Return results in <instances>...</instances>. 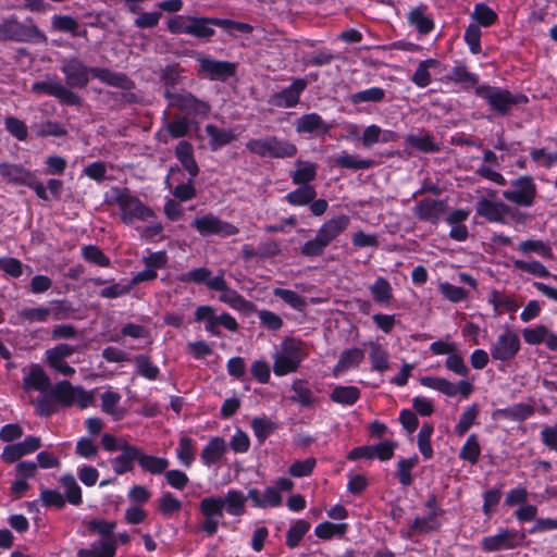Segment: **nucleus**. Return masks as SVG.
<instances>
[{
  "mask_svg": "<svg viewBox=\"0 0 557 557\" xmlns=\"http://www.w3.org/2000/svg\"><path fill=\"white\" fill-rule=\"evenodd\" d=\"M471 17L478 22L480 26L490 27L497 20V14L485 3H476L474 5Z\"/></svg>",
  "mask_w": 557,
  "mask_h": 557,
  "instance_id": "nucleus-61",
  "label": "nucleus"
},
{
  "mask_svg": "<svg viewBox=\"0 0 557 557\" xmlns=\"http://www.w3.org/2000/svg\"><path fill=\"white\" fill-rule=\"evenodd\" d=\"M347 523H332L324 521L314 529V534L321 540H331L333 536H343L347 532Z\"/></svg>",
  "mask_w": 557,
  "mask_h": 557,
  "instance_id": "nucleus-51",
  "label": "nucleus"
},
{
  "mask_svg": "<svg viewBox=\"0 0 557 557\" xmlns=\"http://www.w3.org/2000/svg\"><path fill=\"white\" fill-rule=\"evenodd\" d=\"M330 398L336 404L351 406L360 398V391L356 386H336Z\"/></svg>",
  "mask_w": 557,
  "mask_h": 557,
  "instance_id": "nucleus-47",
  "label": "nucleus"
},
{
  "mask_svg": "<svg viewBox=\"0 0 557 557\" xmlns=\"http://www.w3.org/2000/svg\"><path fill=\"white\" fill-rule=\"evenodd\" d=\"M33 174L34 173L32 171L18 164H0V175L2 176V178L16 185L26 186Z\"/></svg>",
  "mask_w": 557,
  "mask_h": 557,
  "instance_id": "nucleus-35",
  "label": "nucleus"
},
{
  "mask_svg": "<svg viewBox=\"0 0 557 557\" xmlns=\"http://www.w3.org/2000/svg\"><path fill=\"white\" fill-rule=\"evenodd\" d=\"M50 387V379L38 364H33L28 373L23 377V388L25 391L46 392Z\"/></svg>",
  "mask_w": 557,
  "mask_h": 557,
  "instance_id": "nucleus-26",
  "label": "nucleus"
},
{
  "mask_svg": "<svg viewBox=\"0 0 557 557\" xmlns=\"http://www.w3.org/2000/svg\"><path fill=\"white\" fill-rule=\"evenodd\" d=\"M334 165L354 171L368 170L374 165L371 159H361L356 154L343 152L334 159Z\"/></svg>",
  "mask_w": 557,
  "mask_h": 557,
  "instance_id": "nucleus-45",
  "label": "nucleus"
},
{
  "mask_svg": "<svg viewBox=\"0 0 557 557\" xmlns=\"http://www.w3.org/2000/svg\"><path fill=\"white\" fill-rule=\"evenodd\" d=\"M361 143L364 147H371L377 143H393L398 139L394 131L382 129L379 125L371 124L367 126L361 136Z\"/></svg>",
  "mask_w": 557,
  "mask_h": 557,
  "instance_id": "nucleus-27",
  "label": "nucleus"
},
{
  "mask_svg": "<svg viewBox=\"0 0 557 557\" xmlns=\"http://www.w3.org/2000/svg\"><path fill=\"white\" fill-rule=\"evenodd\" d=\"M165 99L170 106L194 116H207L211 110L207 101L198 99L190 92H166Z\"/></svg>",
  "mask_w": 557,
  "mask_h": 557,
  "instance_id": "nucleus-10",
  "label": "nucleus"
},
{
  "mask_svg": "<svg viewBox=\"0 0 557 557\" xmlns=\"http://www.w3.org/2000/svg\"><path fill=\"white\" fill-rule=\"evenodd\" d=\"M219 300L228 305L232 309L245 313L256 310V307L251 301L245 299L237 290L230 287L221 293Z\"/></svg>",
  "mask_w": 557,
  "mask_h": 557,
  "instance_id": "nucleus-39",
  "label": "nucleus"
},
{
  "mask_svg": "<svg viewBox=\"0 0 557 557\" xmlns=\"http://www.w3.org/2000/svg\"><path fill=\"white\" fill-rule=\"evenodd\" d=\"M114 202L117 205L121 220L125 224H134L137 221L149 222L156 215L150 207L127 188L114 189Z\"/></svg>",
  "mask_w": 557,
  "mask_h": 557,
  "instance_id": "nucleus-4",
  "label": "nucleus"
},
{
  "mask_svg": "<svg viewBox=\"0 0 557 557\" xmlns=\"http://www.w3.org/2000/svg\"><path fill=\"white\" fill-rule=\"evenodd\" d=\"M317 190L312 185H300L285 196V200L295 207H304L314 200Z\"/></svg>",
  "mask_w": 557,
  "mask_h": 557,
  "instance_id": "nucleus-43",
  "label": "nucleus"
},
{
  "mask_svg": "<svg viewBox=\"0 0 557 557\" xmlns=\"http://www.w3.org/2000/svg\"><path fill=\"white\" fill-rule=\"evenodd\" d=\"M524 539L525 534L523 532L512 529H500L497 534L483 537L481 540V547L488 553L513 549L520 546Z\"/></svg>",
  "mask_w": 557,
  "mask_h": 557,
  "instance_id": "nucleus-9",
  "label": "nucleus"
},
{
  "mask_svg": "<svg viewBox=\"0 0 557 557\" xmlns=\"http://www.w3.org/2000/svg\"><path fill=\"white\" fill-rule=\"evenodd\" d=\"M418 463V456H412L407 459H400L397 462L396 476L399 483L404 486H409L412 483L411 470Z\"/></svg>",
  "mask_w": 557,
  "mask_h": 557,
  "instance_id": "nucleus-58",
  "label": "nucleus"
},
{
  "mask_svg": "<svg viewBox=\"0 0 557 557\" xmlns=\"http://www.w3.org/2000/svg\"><path fill=\"white\" fill-rule=\"evenodd\" d=\"M294 482L288 478H278L272 486H268L262 494L263 508L278 507L282 504V493L290 492L294 488Z\"/></svg>",
  "mask_w": 557,
  "mask_h": 557,
  "instance_id": "nucleus-20",
  "label": "nucleus"
},
{
  "mask_svg": "<svg viewBox=\"0 0 557 557\" xmlns=\"http://www.w3.org/2000/svg\"><path fill=\"white\" fill-rule=\"evenodd\" d=\"M445 368L463 379L453 383L444 377L422 376L420 379L421 385L437 391L447 397H455L457 394H460L462 398H468L474 388L472 382L466 379L470 373V369L466 364L463 357L455 351L446 358Z\"/></svg>",
  "mask_w": 557,
  "mask_h": 557,
  "instance_id": "nucleus-1",
  "label": "nucleus"
},
{
  "mask_svg": "<svg viewBox=\"0 0 557 557\" xmlns=\"http://www.w3.org/2000/svg\"><path fill=\"white\" fill-rule=\"evenodd\" d=\"M182 509V502L176 498L172 493L164 492L158 499V510L164 517H171Z\"/></svg>",
  "mask_w": 557,
  "mask_h": 557,
  "instance_id": "nucleus-59",
  "label": "nucleus"
},
{
  "mask_svg": "<svg viewBox=\"0 0 557 557\" xmlns=\"http://www.w3.org/2000/svg\"><path fill=\"white\" fill-rule=\"evenodd\" d=\"M121 395L113 391H106L101 394V410L117 421L124 418L125 410L120 408Z\"/></svg>",
  "mask_w": 557,
  "mask_h": 557,
  "instance_id": "nucleus-41",
  "label": "nucleus"
},
{
  "mask_svg": "<svg viewBox=\"0 0 557 557\" xmlns=\"http://www.w3.org/2000/svg\"><path fill=\"white\" fill-rule=\"evenodd\" d=\"M40 447V437L29 435L22 442L4 446L1 453V460L9 465L20 462L24 456L35 453Z\"/></svg>",
  "mask_w": 557,
  "mask_h": 557,
  "instance_id": "nucleus-15",
  "label": "nucleus"
},
{
  "mask_svg": "<svg viewBox=\"0 0 557 557\" xmlns=\"http://www.w3.org/2000/svg\"><path fill=\"white\" fill-rule=\"evenodd\" d=\"M32 90L37 94H47L53 96L66 104H78L81 98L70 90L69 87L57 81L35 82Z\"/></svg>",
  "mask_w": 557,
  "mask_h": 557,
  "instance_id": "nucleus-17",
  "label": "nucleus"
},
{
  "mask_svg": "<svg viewBox=\"0 0 557 557\" xmlns=\"http://www.w3.org/2000/svg\"><path fill=\"white\" fill-rule=\"evenodd\" d=\"M296 170L290 173L292 182L296 185H310L317 177L318 165L310 161L297 160Z\"/></svg>",
  "mask_w": 557,
  "mask_h": 557,
  "instance_id": "nucleus-37",
  "label": "nucleus"
},
{
  "mask_svg": "<svg viewBox=\"0 0 557 557\" xmlns=\"http://www.w3.org/2000/svg\"><path fill=\"white\" fill-rule=\"evenodd\" d=\"M246 149L258 157L273 159L293 158L298 151L295 144L276 136L250 139Z\"/></svg>",
  "mask_w": 557,
  "mask_h": 557,
  "instance_id": "nucleus-5",
  "label": "nucleus"
},
{
  "mask_svg": "<svg viewBox=\"0 0 557 557\" xmlns=\"http://www.w3.org/2000/svg\"><path fill=\"white\" fill-rule=\"evenodd\" d=\"M138 465L143 471L153 475L164 474L170 461L166 458L145 454L138 448Z\"/></svg>",
  "mask_w": 557,
  "mask_h": 557,
  "instance_id": "nucleus-34",
  "label": "nucleus"
},
{
  "mask_svg": "<svg viewBox=\"0 0 557 557\" xmlns=\"http://www.w3.org/2000/svg\"><path fill=\"white\" fill-rule=\"evenodd\" d=\"M251 428L258 441L263 442L276 430V424L271 419L263 416L252 419Z\"/></svg>",
  "mask_w": 557,
  "mask_h": 557,
  "instance_id": "nucleus-60",
  "label": "nucleus"
},
{
  "mask_svg": "<svg viewBox=\"0 0 557 557\" xmlns=\"http://www.w3.org/2000/svg\"><path fill=\"white\" fill-rule=\"evenodd\" d=\"M226 453V444L222 437H212L203 447L200 458L205 466L211 467L216 463Z\"/></svg>",
  "mask_w": 557,
  "mask_h": 557,
  "instance_id": "nucleus-32",
  "label": "nucleus"
},
{
  "mask_svg": "<svg viewBox=\"0 0 557 557\" xmlns=\"http://www.w3.org/2000/svg\"><path fill=\"white\" fill-rule=\"evenodd\" d=\"M196 455L194 440L188 436H182L176 448V458L185 467L190 468Z\"/></svg>",
  "mask_w": 557,
  "mask_h": 557,
  "instance_id": "nucleus-48",
  "label": "nucleus"
},
{
  "mask_svg": "<svg viewBox=\"0 0 557 557\" xmlns=\"http://www.w3.org/2000/svg\"><path fill=\"white\" fill-rule=\"evenodd\" d=\"M91 76L103 84L121 89L129 90L134 87V82L125 74L113 72L107 67H91Z\"/></svg>",
  "mask_w": 557,
  "mask_h": 557,
  "instance_id": "nucleus-21",
  "label": "nucleus"
},
{
  "mask_svg": "<svg viewBox=\"0 0 557 557\" xmlns=\"http://www.w3.org/2000/svg\"><path fill=\"white\" fill-rule=\"evenodd\" d=\"M75 387L69 381H61L52 389L53 397L65 406L74 405Z\"/></svg>",
  "mask_w": 557,
  "mask_h": 557,
  "instance_id": "nucleus-62",
  "label": "nucleus"
},
{
  "mask_svg": "<svg viewBox=\"0 0 557 557\" xmlns=\"http://www.w3.org/2000/svg\"><path fill=\"white\" fill-rule=\"evenodd\" d=\"M61 71L65 76L66 85L71 88H84L89 82L91 67H88L78 58L64 59Z\"/></svg>",
  "mask_w": 557,
  "mask_h": 557,
  "instance_id": "nucleus-14",
  "label": "nucleus"
},
{
  "mask_svg": "<svg viewBox=\"0 0 557 557\" xmlns=\"http://www.w3.org/2000/svg\"><path fill=\"white\" fill-rule=\"evenodd\" d=\"M296 132L299 134H325L330 131V125L323 121L318 113H308L301 115L296 121Z\"/></svg>",
  "mask_w": 557,
  "mask_h": 557,
  "instance_id": "nucleus-24",
  "label": "nucleus"
},
{
  "mask_svg": "<svg viewBox=\"0 0 557 557\" xmlns=\"http://www.w3.org/2000/svg\"><path fill=\"white\" fill-rule=\"evenodd\" d=\"M190 225L203 237L212 235L228 237L239 232L237 226L221 220L212 213L195 216Z\"/></svg>",
  "mask_w": 557,
  "mask_h": 557,
  "instance_id": "nucleus-8",
  "label": "nucleus"
},
{
  "mask_svg": "<svg viewBox=\"0 0 557 557\" xmlns=\"http://www.w3.org/2000/svg\"><path fill=\"white\" fill-rule=\"evenodd\" d=\"M115 553V539H107L94 542L89 548L79 549L77 557H114Z\"/></svg>",
  "mask_w": 557,
  "mask_h": 557,
  "instance_id": "nucleus-30",
  "label": "nucleus"
},
{
  "mask_svg": "<svg viewBox=\"0 0 557 557\" xmlns=\"http://www.w3.org/2000/svg\"><path fill=\"white\" fill-rule=\"evenodd\" d=\"M308 352L305 343L294 337L284 338L272 355L273 372L276 376L296 373Z\"/></svg>",
  "mask_w": 557,
  "mask_h": 557,
  "instance_id": "nucleus-3",
  "label": "nucleus"
},
{
  "mask_svg": "<svg viewBox=\"0 0 557 557\" xmlns=\"http://www.w3.org/2000/svg\"><path fill=\"white\" fill-rule=\"evenodd\" d=\"M195 321L203 322L206 324V331L218 337L221 336L219 325L231 332L238 330V323L234 317L227 312L218 315L215 309L211 306H199L195 311Z\"/></svg>",
  "mask_w": 557,
  "mask_h": 557,
  "instance_id": "nucleus-7",
  "label": "nucleus"
},
{
  "mask_svg": "<svg viewBox=\"0 0 557 557\" xmlns=\"http://www.w3.org/2000/svg\"><path fill=\"white\" fill-rule=\"evenodd\" d=\"M507 212H509V206L503 201L483 198L476 205V214L488 222L506 224Z\"/></svg>",
  "mask_w": 557,
  "mask_h": 557,
  "instance_id": "nucleus-19",
  "label": "nucleus"
},
{
  "mask_svg": "<svg viewBox=\"0 0 557 557\" xmlns=\"http://www.w3.org/2000/svg\"><path fill=\"white\" fill-rule=\"evenodd\" d=\"M481 447L475 434H471L460 449V459L475 465L479 461Z\"/></svg>",
  "mask_w": 557,
  "mask_h": 557,
  "instance_id": "nucleus-55",
  "label": "nucleus"
},
{
  "mask_svg": "<svg viewBox=\"0 0 557 557\" xmlns=\"http://www.w3.org/2000/svg\"><path fill=\"white\" fill-rule=\"evenodd\" d=\"M59 483L64 492V499L71 505L79 506L83 503L82 488L73 474H63Z\"/></svg>",
  "mask_w": 557,
  "mask_h": 557,
  "instance_id": "nucleus-40",
  "label": "nucleus"
},
{
  "mask_svg": "<svg viewBox=\"0 0 557 557\" xmlns=\"http://www.w3.org/2000/svg\"><path fill=\"white\" fill-rule=\"evenodd\" d=\"M498 413L511 420L522 421L533 416L534 408L531 405L520 403L509 408L500 409Z\"/></svg>",
  "mask_w": 557,
  "mask_h": 557,
  "instance_id": "nucleus-63",
  "label": "nucleus"
},
{
  "mask_svg": "<svg viewBox=\"0 0 557 557\" xmlns=\"http://www.w3.org/2000/svg\"><path fill=\"white\" fill-rule=\"evenodd\" d=\"M349 223L350 219L346 214L326 220L317 231L314 238L301 246L300 252L310 258L321 256L325 248L348 228Z\"/></svg>",
  "mask_w": 557,
  "mask_h": 557,
  "instance_id": "nucleus-2",
  "label": "nucleus"
},
{
  "mask_svg": "<svg viewBox=\"0 0 557 557\" xmlns=\"http://www.w3.org/2000/svg\"><path fill=\"white\" fill-rule=\"evenodd\" d=\"M479 414L478 405L468 407L461 414L459 422L455 426V432L458 436L465 435L468 430L474 424Z\"/></svg>",
  "mask_w": 557,
  "mask_h": 557,
  "instance_id": "nucleus-64",
  "label": "nucleus"
},
{
  "mask_svg": "<svg viewBox=\"0 0 557 557\" xmlns=\"http://www.w3.org/2000/svg\"><path fill=\"white\" fill-rule=\"evenodd\" d=\"M290 388L293 391V395L289 397L290 401L306 408L313 407L319 404V398L314 396L306 380H294Z\"/></svg>",
  "mask_w": 557,
  "mask_h": 557,
  "instance_id": "nucleus-23",
  "label": "nucleus"
},
{
  "mask_svg": "<svg viewBox=\"0 0 557 557\" xmlns=\"http://www.w3.org/2000/svg\"><path fill=\"white\" fill-rule=\"evenodd\" d=\"M370 352L369 359L372 363V370L384 373L389 370V361H388V352L387 350L380 344L371 342L369 344Z\"/></svg>",
  "mask_w": 557,
  "mask_h": 557,
  "instance_id": "nucleus-44",
  "label": "nucleus"
},
{
  "mask_svg": "<svg viewBox=\"0 0 557 557\" xmlns=\"http://www.w3.org/2000/svg\"><path fill=\"white\" fill-rule=\"evenodd\" d=\"M205 131L210 139L209 144L212 150H218L236 139L232 129L220 128L214 124L206 125Z\"/></svg>",
  "mask_w": 557,
  "mask_h": 557,
  "instance_id": "nucleus-38",
  "label": "nucleus"
},
{
  "mask_svg": "<svg viewBox=\"0 0 557 557\" xmlns=\"http://www.w3.org/2000/svg\"><path fill=\"white\" fill-rule=\"evenodd\" d=\"M512 189L505 190L503 196L506 200L521 206L531 207L536 197V185L530 176H521L512 182Z\"/></svg>",
  "mask_w": 557,
  "mask_h": 557,
  "instance_id": "nucleus-12",
  "label": "nucleus"
},
{
  "mask_svg": "<svg viewBox=\"0 0 557 557\" xmlns=\"http://www.w3.org/2000/svg\"><path fill=\"white\" fill-rule=\"evenodd\" d=\"M408 23L421 35L430 34L434 29V21L426 13V7L424 5L413 8L409 11Z\"/></svg>",
  "mask_w": 557,
  "mask_h": 557,
  "instance_id": "nucleus-29",
  "label": "nucleus"
},
{
  "mask_svg": "<svg viewBox=\"0 0 557 557\" xmlns=\"http://www.w3.org/2000/svg\"><path fill=\"white\" fill-rule=\"evenodd\" d=\"M518 250L524 256L535 253L546 260H554L555 258L550 244L542 239L522 240L518 245Z\"/></svg>",
  "mask_w": 557,
  "mask_h": 557,
  "instance_id": "nucleus-33",
  "label": "nucleus"
},
{
  "mask_svg": "<svg viewBox=\"0 0 557 557\" xmlns=\"http://www.w3.org/2000/svg\"><path fill=\"white\" fill-rule=\"evenodd\" d=\"M138 462V447L134 445L123 446L121 454L110 460L113 471L121 475L133 470V462Z\"/></svg>",
  "mask_w": 557,
  "mask_h": 557,
  "instance_id": "nucleus-25",
  "label": "nucleus"
},
{
  "mask_svg": "<svg viewBox=\"0 0 557 557\" xmlns=\"http://www.w3.org/2000/svg\"><path fill=\"white\" fill-rule=\"evenodd\" d=\"M184 70L178 64L166 65L161 71V82L164 87V95L173 92L172 90L182 83Z\"/></svg>",
  "mask_w": 557,
  "mask_h": 557,
  "instance_id": "nucleus-46",
  "label": "nucleus"
},
{
  "mask_svg": "<svg viewBox=\"0 0 557 557\" xmlns=\"http://www.w3.org/2000/svg\"><path fill=\"white\" fill-rule=\"evenodd\" d=\"M306 87V81L297 78L288 87L272 95L269 103L276 108H294L299 102L300 95Z\"/></svg>",
  "mask_w": 557,
  "mask_h": 557,
  "instance_id": "nucleus-18",
  "label": "nucleus"
},
{
  "mask_svg": "<svg viewBox=\"0 0 557 557\" xmlns=\"http://www.w3.org/2000/svg\"><path fill=\"white\" fill-rule=\"evenodd\" d=\"M310 530V523L304 519L295 521L286 533V545L295 548L299 545L301 539Z\"/></svg>",
  "mask_w": 557,
  "mask_h": 557,
  "instance_id": "nucleus-54",
  "label": "nucleus"
},
{
  "mask_svg": "<svg viewBox=\"0 0 557 557\" xmlns=\"http://www.w3.org/2000/svg\"><path fill=\"white\" fill-rule=\"evenodd\" d=\"M0 40L16 42L46 41L45 34L28 18L25 23L12 15L0 23Z\"/></svg>",
  "mask_w": 557,
  "mask_h": 557,
  "instance_id": "nucleus-6",
  "label": "nucleus"
},
{
  "mask_svg": "<svg viewBox=\"0 0 557 557\" xmlns=\"http://www.w3.org/2000/svg\"><path fill=\"white\" fill-rule=\"evenodd\" d=\"M175 156L191 178L199 173L198 164L194 158V149L188 141H180L175 148Z\"/></svg>",
  "mask_w": 557,
  "mask_h": 557,
  "instance_id": "nucleus-31",
  "label": "nucleus"
},
{
  "mask_svg": "<svg viewBox=\"0 0 557 557\" xmlns=\"http://www.w3.org/2000/svg\"><path fill=\"white\" fill-rule=\"evenodd\" d=\"M200 511L208 518L223 517L224 500L220 497H206L200 502Z\"/></svg>",
  "mask_w": 557,
  "mask_h": 557,
  "instance_id": "nucleus-57",
  "label": "nucleus"
},
{
  "mask_svg": "<svg viewBox=\"0 0 557 557\" xmlns=\"http://www.w3.org/2000/svg\"><path fill=\"white\" fill-rule=\"evenodd\" d=\"M513 267L517 270L541 278L548 277L550 275L548 269L537 260L517 259L513 260Z\"/></svg>",
  "mask_w": 557,
  "mask_h": 557,
  "instance_id": "nucleus-52",
  "label": "nucleus"
},
{
  "mask_svg": "<svg viewBox=\"0 0 557 557\" xmlns=\"http://www.w3.org/2000/svg\"><path fill=\"white\" fill-rule=\"evenodd\" d=\"M215 34L211 17L193 16L189 35L199 39H209Z\"/></svg>",
  "mask_w": 557,
  "mask_h": 557,
  "instance_id": "nucleus-49",
  "label": "nucleus"
},
{
  "mask_svg": "<svg viewBox=\"0 0 557 557\" xmlns=\"http://www.w3.org/2000/svg\"><path fill=\"white\" fill-rule=\"evenodd\" d=\"M223 500L224 506H226V511L231 516H242L246 512V496L243 494V492L237 490H230Z\"/></svg>",
  "mask_w": 557,
  "mask_h": 557,
  "instance_id": "nucleus-50",
  "label": "nucleus"
},
{
  "mask_svg": "<svg viewBox=\"0 0 557 557\" xmlns=\"http://www.w3.org/2000/svg\"><path fill=\"white\" fill-rule=\"evenodd\" d=\"M364 358V352L360 348H350L344 350L334 368V373L339 374L347 371L350 368L358 367Z\"/></svg>",
  "mask_w": 557,
  "mask_h": 557,
  "instance_id": "nucleus-42",
  "label": "nucleus"
},
{
  "mask_svg": "<svg viewBox=\"0 0 557 557\" xmlns=\"http://www.w3.org/2000/svg\"><path fill=\"white\" fill-rule=\"evenodd\" d=\"M520 347L521 343L518 334L511 330H506L497 336L490 350L494 360L509 361L517 356Z\"/></svg>",
  "mask_w": 557,
  "mask_h": 557,
  "instance_id": "nucleus-13",
  "label": "nucleus"
},
{
  "mask_svg": "<svg viewBox=\"0 0 557 557\" xmlns=\"http://www.w3.org/2000/svg\"><path fill=\"white\" fill-rule=\"evenodd\" d=\"M51 315L49 307L24 308L17 312L18 319L27 323L46 322Z\"/></svg>",
  "mask_w": 557,
  "mask_h": 557,
  "instance_id": "nucleus-53",
  "label": "nucleus"
},
{
  "mask_svg": "<svg viewBox=\"0 0 557 557\" xmlns=\"http://www.w3.org/2000/svg\"><path fill=\"white\" fill-rule=\"evenodd\" d=\"M438 516H435L434 511H428L425 517H417L412 523L408 527L406 532H401L406 539H413L417 535L435 531L440 528L437 520Z\"/></svg>",
  "mask_w": 557,
  "mask_h": 557,
  "instance_id": "nucleus-22",
  "label": "nucleus"
},
{
  "mask_svg": "<svg viewBox=\"0 0 557 557\" xmlns=\"http://www.w3.org/2000/svg\"><path fill=\"white\" fill-rule=\"evenodd\" d=\"M475 95L486 100L500 114H506L517 103L516 97L509 90L490 85L478 86Z\"/></svg>",
  "mask_w": 557,
  "mask_h": 557,
  "instance_id": "nucleus-11",
  "label": "nucleus"
},
{
  "mask_svg": "<svg viewBox=\"0 0 557 557\" xmlns=\"http://www.w3.org/2000/svg\"><path fill=\"white\" fill-rule=\"evenodd\" d=\"M385 98V90L381 87H371L360 90L349 96V101L354 104L362 102H381Z\"/></svg>",
  "mask_w": 557,
  "mask_h": 557,
  "instance_id": "nucleus-56",
  "label": "nucleus"
},
{
  "mask_svg": "<svg viewBox=\"0 0 557 557\" xmlns=\"http://www.w3.org/2000/svg\"><path fill=\"white\" fill-rule=\"evenodd\" d=\"M442 212V202L435 199H424L419 201L414 208L416 216L423 221L436 223Z\"/></svg>",
  "mask_w": 557,
  "mask_h": 557,
  "instance_id": "nucleus-36",
  "label": "nucleus"
},
{
  "mask_svg": "<svg viewBox=\"0 0 557 557\" xmlns=\"http://www.w3.org/2000/svg\"><path fill=\"white\" fill-rule=\"evenodd\" d=\"M200 65V73L211 81H224L235 74L236 66L228 61H219L211 58L198 55L196 58Z\"/></svg>",
  "mask_w": 557,
  "mask_h": 557,
  "instance_id": "nucleus-16",
  "label": "nucleus"
},
{
  "mask_svg": "<svg viewBox=\"0 0 557 557\" xmlns=\"http://www.w3.org/2000/svg\"><path fill=\"white\" fill-rule=\"evenodd\" d=\"M369 290L375 304L381 307H388L393 299V287L388 280L383 276H379L373 284L369 286Z\"/></svg>",
  "mask_w": 557,
  "mask_h": 557,
  "instance_id": "nucleus-28",
  "label": "nucleus"
}]
</instances>
